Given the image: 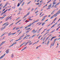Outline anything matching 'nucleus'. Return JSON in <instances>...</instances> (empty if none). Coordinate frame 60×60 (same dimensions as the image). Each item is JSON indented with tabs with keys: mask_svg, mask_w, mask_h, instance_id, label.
Instances as JSON below:
<instances>
[{
	"mask_svg": "<svg viewBox=\"0 0 60 60\" xmlns=\"http://www.w3.org/2000/svg\"><path fill=\"white\" fill-rule=\"evenodd\" d=\"M9 24V23H8V24H7L6 25L4 26L3 27H2L1 29V31H2L4 30L6 26H7Z\"/></svg>",
	"mask_w": 60,
	"mask_h": 60,
	"instance_id": "1",
	"label": "nucleus"
},
{
	"mask_svg": "<svg viewBox=\"0 0 60 60\" xmlns=\"http://www.w3.org/2000/svg\"><path fill=\"white\" fill-rule=\"evenodd\" d=\"M47 17V15H45V16L43 18V19H42L41 20V21H43V20H44V19H46V18L45 17Z\"/></svg>",
	"mask_w": 60,
	"mask_h": 60,
	"instance_id": "2",
	"label": "nucleus"
},
{
	"mask_svg": "<svg viewBox=\"0 0 60 60\" xmlns=\"http://www.w3.org/2000/svg\"><path fill=\"white\" fill-rule=\"evenodd\" d=\"M8 11V9H7L5 11H4V12H2L1 14V15H3V14H4V13H5L6 11Z\"/></svg>",
	"mask_w": 60,
	"mask_h": 60,
	"instance_id": "3",
	"label": "nucleus"
},
{
	"mask_svg": "<svg viewBox=\"0 0 60 60\" xmlns=\"http://www.w3.org/2000/svg\"><path fill=\"white\" fill-rule=\"evenodd\" d=\"M9 50H10V49H8L6 51V54L9 53Z\"/></svg>",
	"mask_w": 60,
	"mask_h": 60,
	"instance_id": "4",
	"label": "nucleus"
},
{
	"mask_svg": "<svg viewBox=\"0 0 60 60\" xmlns=\"http://www.w3.org/2000/svg\"><path fill=\"white\" fill-rule=\"evenodd\" d=\"M6 54V53H4L3 55L2 56H1L0 57V59H2L4 56Z\"/></svg>",
	"mask_w": 60,
	"mask_h": 60,
	"instance_id": "5",
	"label": "nucleus"
},
{
	"mask_svg": "<svg viewBox=\"0 0 60 60\" xmlns=\"http://www.w3.org/2000/svg\"><path fill=\"white\" fill-rule=\"evenodd\" d=\"M56 36H54L52 38H51V39L50 41H52V40H53V39H54V38H56Z\"/></svg>",
	"mask_w": 60,
	"mask_h": 60,
	"instance_id": "6",
	"label": "nucleus"
},
{
	"mask_svg": "<svg viewBox=\"0 0 60 60\" xmlns=\"http://www.w3.org/2000/svg\"><path fill=\"white\" fill-rule=\"evenodd\" d=\"M27 48V47L26 46L24 48H23L21 50V51H23V50H25V49H26V48Z\"/></svg>",
	"mask_w": 60,
	"mask_h": 60,
	"instance_id": "7",
	"label": "nucleus"
},
{
	"mask_svg": "<svg viewBox=\"0 0 60 60\" xmlns=\"http://www.w3.org/2000/svg\"><path fill=\"white\" fill-rule=\"evenodd\" d=\"M33 23H32V24H30L29 25H28L27 26V27H30V26H32V25H33Z\"/></svg>",
	"mask_w": 60,
	"mask_h": 60,
	"instance_id": "8",
	"label": "nucleus"
},
{
	"mask_svg": "<svg viewBox=\"0 0 60 60\" xmlns=\"http://www.w3.org/2000/svg\"><path fill=\"white\" fill-rule=\"evenodd\" d=\"M57 14L56 13L55 14H54V15H53V16H54V17H56L57 16Z\"/></svg>",
	"mask_w": 60,
	"mask_h": 60,
	"instance_id": "9",
	"label": "nucleus"
},
{
	"mask_svg": "<svg viewBox=\"0 0 60 60\" xmlns=\"http://www.w3.org/2000/svg\"><path fill=\"white\" fill-rule=\"evenodd\" d=\"M39 20V19H38L37 20H36V21H35L33 22H32V24H34V23L35 22H38V21Z\"/></svg>",
	"mask_w": 60,
	"mask_h": 60,
	"instance_id": "10",
	"label": "nucleus"
},
{
	"mask_svg": "<svg viewBox=\"0 0 60 60\" xmlns=\"http://www.w3.org/2000/svg\"><path fill=\"white\" fill-rule=\"evenodd\" d=\"M60 2H58L54 6V7H56V6H57V5H58L59 4H60Z\"/></svg>",
	"mask_w": 60,
	"mask_h": 60,
	"instance_id": "11",
	"label": "nucleus"
},
{
	"mask_svg": "<svg viewBox=\"0 0 60 60\" xmlns=\"http://www.w3.org/2000/svg\"><path fill=\"white\" fill-rule=\"evenodd\" d=\"M31 29V28H28L27 29H26L25 30V31H26V30L27 31V30H29V29Z\"/></svg>",
	"mask_w": 60,
	"mask_h": 60,
	"instance_id": "12",
	"label": "nucleus"
},
{
	"mask_svg": "<svg viewBox=\"0 0 60 60\" xmlns=\"http://www.w3.org/2000/svg\"><path fill=\"white\" fill-rule=\"evenodd\" d=\"M11 35V33L10 32L8 34V36H10Z\"/></svg>",
	"mask_w": 60,
	"mask_h": 60,
	"instance_id": "13",
	"label": "nucleus"
},
{
	"mask_svg": "<svg viewBox=\"0 0 60 60\" xmlns=\"http://www.w3.org/2000/svg\"><path fill=\"white\" fill-rule=\"evenodd\" d=\"M54 12H55V11L54 10L52 12V13H51V15H52V14H53V13H54Z\"/></svg>",
	"mask_w": 60,
	"mask_h": 60,
	"instance_id": "14",
	"label": "nucleus"
},
{
	"mask_svg": "<svg viewBox=\"0 0 60 60\" xmlns=\"http://www.w3.org/2000/svg\"><path fill=\"white\" fill-rule=\"evenodd\" d=\"M42 4H41V3H40V4H39V5H38V7H41V5H42Z\"/></svg>",
	"mask_w": 60,
	"mask_h": 60,
	"instance_id": "15",
	"label": "nucleus"
},
{
	"mask_svg": "<svg viewBox=\"0 0 60 60\" xmlns=\"http://www.w3.org/2000/svg\"><path fill=\"white\" fill-rule=\"evenodd\" d=\"M9 17H8L6 19V21H7V20H8L9 19V18H8Z\"/></svg>",
	"mask_w": 60,
	"mask_h": 60,
	"instance_id": "16",
	"label": "nucleus"
},
{
	"mask_svg": "<svg viewBox=\"0 0 60 60\" xmlns=\"http://www.w3.org/2000/svg\"><path fill=\"white\" fill-rule=\"evenodd\" d=\"M11 57H12V58H13V57H14V55L13 54H12L11 55Z\"/></svg>",
	"mask_w": 60,
	"mask_h": 60,
	"instance_id": "17",
	"label": "nucleus"
},
{
	"mask_svg": "<svg viewBox=\"0 0 60 60\" xmlns=\"http://www.w3.org/2000/svg\"><path fill=\"white\" fill-rule=\"evenodd\" d=\"M45 22H44L41 25H42V26H43V25H45Z\"/></svg>",
	"mask_w": 60,
	"mask_h": 60,
	"instance_id": "18",
	"label": "nucleus"
},
{
	"mask_svg": "<svg viewBox=\"0 0 60 60\" xmlns=\"http://www.w3.org/2000/svg\"><path fill=\"white\" fill-rule=\"evenodd\" d=\"M49 33V32H48L47 33H46L44 35H46V34H48V33Z\"/></svg>",
	"mask_w": 60,
	"mask_h": 60,
	"instance_id": "19",
	"label": "nucleus"
},
{
	"mask_svg": "<svg viewBox=\"0 0 60 60\" xmlns=\"http://www.w3.org/2000/svg\"><path fill=\"white\" fill-rule=\"evenodd\" d=\"M49 37H47V38L46 39V40L45 41H47V40H48V39H49Z\"/></svg>",
	"mask_w": 60,
	"mask_h": 60,
	"instance_id": "20",
	"label": "nucleus"
},
{
	"mask_svg": "<svg viewBox=\"0 0 60 60\" xmlns=\"http://www.w3.org/2000/svg\"><path fill=\"white\" fill-rule=\"evenodd\" d=\"M30 31V30H28L27 31H26V33L27 34V33H29V31Z\"/></svg>",
	"mask_w": 60,
	"mask_h": 60,
	"instance_id": "21",
	"label": "nucleus"
},
{
	"mask_svg": "<svg viewBox=\"0 0 60 60\" xmlns=\"http://www.w3.org/2000/svg\"><path fill=\"white\" fill-rule=\"evenodd\" d=\"M20 5V3H19L18 4V5H17V6L18 7V6H19Z\"/></svg>",
	"mask_w": 60,
	"mask_h": 60,
	"instance_id": "22",
	"label": "nucleus"
},
{
	"mask_svg": "<svg viewBox=\"0 0 60 60\" xmlns=\"http://www.w3.org/2000/svg\"><path fill=\"white\" fill-rule=\"evenodd\" d=\"M8 22H7L5 23H4L3 24V25L4 26V25H6V24L7 23H8Z\"/></svg>",
	"mask_w": 60,
	"mask_h": 60,
	"instance_id": "23",
	"label": "nucleus"
},
{
	"mask_svg": "<svg viewBox=\"0 0 60 60\" xmlns=\"http://www.w3.org/2000/svg\"><path fill=\"white\" fill-rule=\"evenodd\" d=\"M30 14V12H29L27 13V14L26 15H27H27H29Z\"/></svg>",
	"mask_w": 60,
	"mask_h": 60,
	"instance_id": "24",
	"label": "nucleus"
},
{
	"mask_svg": "<svg viewBox=\"0 0 60 60\" xmlns=\"http://www.w3.org/2000/svg\"><path fill=\"white\" fill-rule=\"evenodd\" d=\"M5 41H3L2 42V43L1 44L2 45L4 43H5Z\"/></svg>",
	"mask_w": 60,
	"mask_h": 60,
	"instance_id": "25",
	"label": "nucleus"
},
{
	"mask_svg": "<svg viewBox=\"0 0 60 60\" xmlns=\"http://www.w3.org/2000/svg\"><path fill=\"white\" fill-rule=\"evenodd\" d=\"M14 43H13V44L11 45L10 46V47H12V46H13V45H14Z\"/></svg>",
	"mask_w": 60,
	"mask_h": 60,
	"instance_id": "26",
	"label": "nucleus"
},
{
	"mask_svg": "<svg viewBox=\"0 0 60 60\" xmlns=\"http://www.w3.org/2000/svg\"><path fill=\"white\" fill-rule=\"evenodd\" d=\"M49 41H48L47 42V45H48L49 44Z\"/></svg>",
	"mask_w": 60,
	"mask_h": 60,
	"instance_id": "27",
	"label": "nucleus"
},
{
	"mask_svg": "<svg viewBox=\"0 0 60 60\" xmlns=\"http://www.w3.org/2000/svg\"><path fill=\"white\" fill-rule=\"evenodd\" d=\"M19 40H20V39H22V37H20L19 38Z\"/></svg>",
	"mask_w": 60,
	"mask_h": 60,
	"instance_id": "28",
	"label": "nucleus"
},
{
	"mask_svg": "<svg viewBox=\"0 0 60 60\" xmlns=\"http://www.w3.org/2000/svg\"><path fill=\"white\" fill-rule=\"evenodd\" d=\"M13 24H14V23H12L9 26H12V25H13Z\"/></svg>",
	"mask_w": 60,
	"mask_h": 60,
	"instance_id": "29",
	"label": "nucleus"
},
{
	"mask_svg": "<svg viewBox=\"0 0 60 60\" xmlns=\"http://www.w3.org/2000/svg\"><path fill=\"white\" fill-rule=\"evenodd\" d=\"M16 33V32H15V33H13L12 34H11V35H14Z\"/></svg>",
	"mask_w": 60,
	"mask_h": 60,
	"instance_id": "30",
	"label": "nucleus"
},
{
	"mask_svg": "<svg viewBox=\"0 0 60 60\" xmlns=\"http://www.w3.org/2000/svg\"><path fill=\"white\" fill-rule=\"evenodd\" d=\"M35 36V34H34L31 37V38H33V37H34Z\"/></svg>",
	"mask_w": 60,
	"mask_h": 60,
	"instance_id": "31",
	"label": "nucleus"
},
{
	"mask_svg": "<svg viewBox=\"0 0 60 60\" xmlns=\"http://www.w3.org/2000/svg\"><path fill=\"white\" fill-rule=\"evenodd\" d=\"M54 17V15H53L50 18V19H52V18H53Z\"/></svg>",
	"mask_w": 60,
	"mask_h": 60,
	"instance_id": "32",
	"label": "nucleus"
},
{
	"mask_svg": "<svg viewBox=\"0 0 60 60\" xmlns=\"http://www.w3.org/2000/svg\"><path fill=\"white\" fill-rule=\"evenodd\" d=\"M22 10V8H19V11H21Z\"/></svg>",
	"mask_w": 60,
	"mask_h": 60,
	"instance_id": "33",
	"label": "nucleus"
},
{
	"mask_svg": "<svg viewBox=\"0 0 60 60\" xmlns=\"http://www.w3.org/2000/svg\"><path fill=\"white\" fill-rule=\"evenodd\" d=\"M56 19H57V18H56L55 19H54V20H53V21H56Z\"/></svg>",
	"mask_w": 60,
	"mask_h": 60,
	"instance_id": "34",
	"label": "nucleus"
},
{
	"mask_svg": "<svg viewBox=\"0 0 60 60\" xmlns=\"http://www.w3.org/2000/svg\"><path fill=\"white\" fill-rule=\"evenodd\" d=\"M1 18V20H2V19H4V17H2Z\"/></svg>",
	"mask_w": 60,
	"mask_h": 60,
	"instance_id": "35",
	"label": "nucleus"
},
{
	"mask_svg": "<svg viewBox=\"0 0 60 60\" xmlns=\"http://www.w3.org/2000/svg\"><path fill=\"white\" fill-rule=\"evenodd\" d=\"M37 30H36V31H35L34 32V34H35V33H36L37 32Z\"/></svg>",
	"mask_w": 60,
	"mask_h": 60,
	"instance_id": "36",
	"label": "nucleus"
},
{
	"mask_svg": "<svg viewBox=\"0 0 60 60\" xmlns=\"http://www.w3.org/2000/svg\"><path fill=\"white\" fill-rule=\"evenodd\" d=\"M19 13H18L17 14V15H18L20 14V11H19Z\"/></svg>",
	"mask_w": 60,
	"mask_h": 60,
	"instance_id": "37",
	"label": "nucleus"
},
{
	"mask_svg": "<svg viewBox=\"0 0 60 60\" xmlns=\"http://www.w3.org/2000/svg\"><path fill=\"white\" fill-rule=\"evenodd\" d=\"M25 4V2H23L22 5V6H23V5H24V4Z\"/></svg>",
	"mask_w": 60,
	"mask_h": 60,
	"instance_id": "38",
	"label": "nucleus"
},
{
	"mask_svg": "<svg viewBox=\"0 0 60 60\" xmlns=\"http://www.w3.org/2000/svg\"><path fill=\"white\" fill-rule=\"evenodd\" d=\"M51 0H49V1L47 3V4H48V3H49V2H50V1H51Z\"/></svg>",
	"mask_w": 60,
	"mask_h": 60,
	"instance_id": "39",
	"label": "nucleus"
},
{
	"mask_svg": "<svg viewBox=\"0 0 60 60\" xmlns=\"http://www.w3.org/2000/svg\"><path fill=\"white\" fill-rule=\"evenodd\" d=\"M26 37H27V36H26L23 39V40H24L25 39H26Z\"/></svg>",
	"mask_w": 60,
	"mask_h": 60,
	"instance_id": "40",
	"label": "nucleus"
},
{
	"mask_svg": "<svg viewBox=\"0 0 60 60\" xmlns=\"http://www.w3.org/2000/svg\"><path fill=\"white\" fill-rule=\"evenodd\" d=\"M28 43H29V42H27L26 44H25V46H26V44H28Z\"/></svg>",
	"mask_w": 60,
	"mask_h": 60,
	"instance_id": "41",
	"label": "nucleus"
},
{
	"mask_svg": "<svg viewBox=\"0 0 60 60\" xmlns=\"http://www.w3.org/2000/svg\"><path fill=\"white\" fill-rule=\"evenodd\" d=\"M6 5H5L3 7V8H5V7H6Z\"/></svg>",
	"mask_w": 60,
	"mask_h": 60,
	"instance_id": "42",
	"label": "nucleus"
},
{
	"mask_svg": "<svg viewBox=\"0 0 60 60\" xmlns=\"http://www.w3.org/2000/svg\"><path fill=\"white\" fill-rule=\"evenodd\" d=\"M50 7H49L48 8H47V9L46 10H49V9H50Z\"/></svg>",
	"mask_w": 60,
	"mask_h": 60,
	"instance_id": "43",
	"label": "nucleus"
},
{
	"mask_svg": "<svg viewBox=\"0 0 60 60\" xmlns=\"http://www.w3.org/2000/svg\"><path fill=\"white\" fill-rule=\"evenodd\" d=\"M31 1H30L27 4H30V3H31Z\"/></svg>",
	"mask_w": 60,
	"mask_h": 60,
	"instance_id": "44",
	"label": "nucleus"
},
{
	"mask_svg": "<svg viewBox=\"0 0 60 60\" xmlns=\"http://www.w3.org/2000/svg\"><path fill=\"white\" fill-rule=\"evenodd\" d=\"M12 8V9L13 8V9H15V7L14 6Z\"/></svg>",
	"mask_w": 60,
	"mask_h": 60,
	"instance_id": "45",
	"label": "nucleus"
},
{
	"mask_svg": "<svg viewBox=\"0 0 60 60\" xmlns=\"http://www.w3.org/2000/svg\"><path fill=\"white\" fill-rule=\"evenodd\" d=\"M35 31V30H33V31H32L31 32H32L33 33H34V32Z\"/></svg>",
	"mask_w": 60,
	"mask_h": 60,
	"instance_id": "46",
	"label": "nucleus"
},
{
	"mask_svg": "<svg viewBox=\"0 0 60 60\" xmlns=\"http://www.w3.org/2000/svg\"><path fill=\"white\" fill-rule=\"evenodd\" d=\"M5 34L4 33L1 36V37H2V36H4V35Z\"/></svg>",
	"mask_w": 60,
	"mask_h": 60,
	"instance_id": "47",
	"label": "nucleus"
},
{
	"mask_svg": "<svg viewBox=\"0 0 60 60\" xmlns=\"http://www.w3.org/2000/svg\"><path fill=\"white\" fill-rule=\"evenodd\" d=\"M19 27H18V28H17L16 29V30H17V29L18 30L19 29Z\"/></svg>",
	"mask_w": 60,
	"mask_h": 60,
	"instance_id": "48",
	"label": "nucleus"
},
{
	"mask_svg": "<svg viewBox=\"0 0 60 60\" xmlns=\"http://www.w3.org/2000/svg\"><path fill=\"white\" fill-rule=\"evenodd\" d=\"M16 28V27H15L13 29V30H14Z\"/></svg>",
	"mask_w": 60,
	"mask_h": 60,
	"instance_id": "49",
	"label": "nucleus"
},
{
	"mask_svg": "<svg viewBox=\"0 0 60 60\" xmlns=\"http://www.w3.org/2000/svg\"><path fill=\"white\" fill-rule=\"evenodd\" d=\"M27 15H25L24 16V18H26V16H27Z\"/></svg>",
	"mask_w": 60,
	"mask_h": 60,
	"instance_id": "50",
	"label": "nucleus"
},
{
	"mask_svg": "<svg viewBox=\"0 0 60 60\" xmlns=\"http://www.w3.org/2000/svg\"><path fill=\"white\" fill-rule=\"evenodd\" d=\"M20 31V30H18L17 31V32H19V31Z\"/></svg>",
	"mask_w": 60,
	"mask_h": 60,
	"instance_id": "51",
	"label": "nucleus"
},
{
	"mask_svg": "<svg viewBox=\"0 0 60 60\" xmlns=\"http://www.w3.org/2000/svg\"><path fill=\"white\" fill-rule=\"evenodd\" d=\"M38 11H37L35 12V13H38Z\"/></svg>",
	"mask_w": 60,
	"mask_h": 60,
	"instance_id": "52",
	"label": "nucleus"
},
{
	"mask_svg": "<svg viewBox=\"0 0 60 60\" xmlns=\"http://www.w3.org/2000/svg\"><path fill=\"white\" fill-rule=\"evenodd\" d=\"M41 36H39V37L38 38V39H39L40 38H41Z\"/></svg>",
	"mask_w": 60,
	"mask_h": 60,
	"instance_id": "53",
	"label": "nucleus"
},
{
	"mask_svg": "<svg viewBox=\"0 0 60 60\" xmlns=\"http://www.w3.org/2000/svg\"><path fill=\"white\" fill-rule=\"evenodd\" d=\"M55 26V24H53L52 26V27H54V26Z\"/></svg>",
	"mask_w": 60,
	"mask_h": 60,
	"instance_id": "54",
	"label": "nucleus"
},
{
	"mask_svg": "<svg viewBox=\"0 0 60 60\" xmlns=\"http://www.w3.org/2000/svg\"><path fill=\"white\" fill-rule=\"evenodd\" d=\"M44 14H43L42 15H41L40 16V17H42V16H43V15H44Z\"/></svg>",
	"mask_w": 60,
	"mask_h": 60,
	"instance_id": "55",
	"label": "nucleus"
},
{
	"mask_svg": "<svg viewBox=\"0 0 60 60\" xmlns=\"http://www.w3.org/2000/svg\"><path fill=\"white\" fill-rule=\"evenodd\" d=\"M26 18L24 20H23V21H25V20H26Z\"/></svg>",
	"mask_w": 60,
	"mask_h": 60,
	"instance_id": "56",
	"label": "nucleus"
},
{
	"mask_svg": "<svg viewBox=\"0 0 60 60\" xmlns=\"http://www.w3.org/2000/svg\"><path fill=\"white\" fill-rule=\"evenodd\" d=\"M56 4V3H55V2H54L52 4L53 5V4Z\"/></svg>",
	"mask_w": 60,
	"mask_h": 60,
	"instance_id": "57",
	"label": "nucleus"
},
{
	"mask_svg": "<svg viewBox=\"0 0 60 60\" xmlns=\"http://www.w3.org/2000/svg\"><path fill=\"white\" fill-rule=\"evenodd\" d=\"M57 38L55 39L54 40V41H56V40H57Z\"/></svg>",
	"mask_w": 60,
	"mask_h": 60,
	"instance_id": "58",
	"label": "nucleus"
},
{
	"mask_svg": "<svg viewBox=\"0 0 60 60\" xmlns=\"http://www.w3.org/2000/svg\"><path fill=\"white\" fill-rule=\"evenodd\" d=\"M49 30H50V29H49L47 30H46V32H48V31H49Z\"/></svg>",
	"mask_w": 60,
	"mask_h": 60,
	"instance_id": "59",
	"label": "nucleus"
},
{
	"mask_svg": "<svg viewBox=\"0 0 60 60\" xmlns=\"http://www.w3.org/2000/svg\"><path fill=\"white\" fill-rule=\"evenodd\" d=\"M50 16H51V15H49L48 16V17H49H49H50Z\"/></svg>",
	"mask_w": 60,
	"mask_h": 60,
	"instance_id": "60",
	"label": "nucleus"
},
{
	"mask_svg": "<svg viewBox=\"0 0 60 60\" xmlns=\"http://www.w3.org/2000/svg\"><path fill=\"white\" fill-rule=\"evenodd\" d=\"M46 38H47V37H46V36H45L44 38L45 39H46Z\"/></svg>",
	"mask_w": 60,
	"mask_h": 60,
	"instance_id": "61",
	"label": "nucleus"
},
{
	"mask_svg": "<svg viewBox=\"0 0 60 60\" xmlns=\"http://www.w3.org/2000/svg\"><path fill=\"white\" fill-rule=\"evenodd\" d=\"M25 43H26V42L23 43L22 44V45H24V44H25Z\"/></svg>",
	"mask_w": 60,
	"mask_h": 60,
	"instance_id": "62",
	"label": "nucleus"
},
{
	"mask_svg": "<svg viewBox=\"0 0 60 60\" xmlns=\"http://www.w3.org/2000/svg\"><path fill=\"white\" fill-rule=\"evenodd\" d=\"M25 22H28V21H27V20H26V21H25Z\"/></svg>",
	"mask_w": 60,
	"mask_h": 60,
	"instance_id": "63",
	"label": "nucleus"
},
{
	"mask_svg": "<svg viewBox=\"0 0 60 60\" xmlns=\"http://www.w3.org/2000/svg\"><path fill=\"white\" fill-rule=\"evenodd\" d=\"M39 41H40L38 40L37 41V43L38 42H39Z\"/></svg>",
	"mask_w": 60,
	"mask_h": 60,
	"instance_id": "64",
	"label": "nucleus"
}]
</instances>
